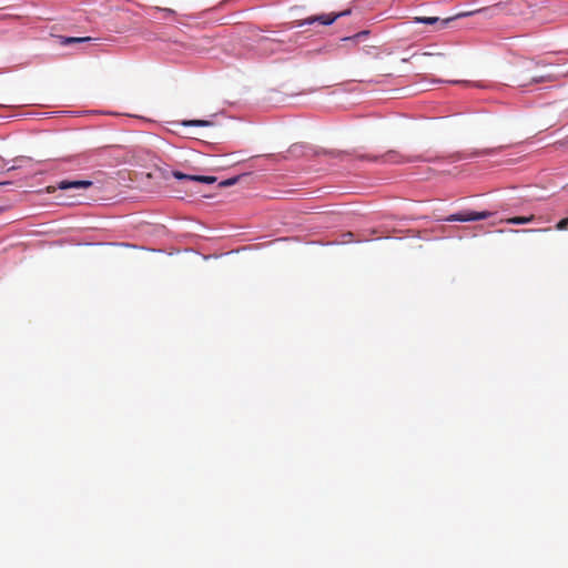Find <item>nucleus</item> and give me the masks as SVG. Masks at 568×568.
Segmentation results:
<instances>
[{"mask_svg":"<svg viewBox=\"0 0 568 568\" xmlns=\"http://www.w3.org/2000/svg\"><path fill=\"white\" fill-rule=\"evenodd\" d=\"M172 175L178 180H186V181H195L206 184H212L216 181L215 176H206V175H192V174H185L180 171H173Z\"/></svg>","mask_w":568,"mask_h":568,"instance_id":"20e7f679","label":"nucleus"},{"mask_svg":"<svg viewBox=\"0 0 568 568\" xmlns=\"http://www.w3.org/2000/svg\"><path fill=\"white\" fill-rule=\"evenodd\" d=\"M549 81H552V77L550 74L532 75L530 78L529 82L518 80L519 85H521V87H525V85L531 84V83H541V82H549Z\"/></svg>","mask_w":568,"mask_h":568,"instance_id":"0eeeda50","label":"nucleus"},{"mask_svg":"<svg viewBox=\"0 0 568 568\" xmlns=\"http://www.w3.org/2000/svg\"><path fill=\"white\" fill-rule=\"evenodd\" d=\"M61 44L63 45H67V44H71V43H80V42H85V41H90L91 38L90 37H84V38H74V37H70V38H67V37H61Z\"/></svg>","mask_w":568,"mask_h":568,"instance_id":"1a4fd4ad","label":"nucleus"},{"mask_svg":"<svg viewBox=\"0 0 568 568\" xmlns=\"http://www.w3.org/2000/svg\"><path fill=\"white\" fill-rule=\"evenodd\" d=\"M240 176H235V178H231V179H227L225 181H222L220 183V186H230V185H234L237 181H239Z\"/></svg>","mask_w":568,"mask_h":568,"instance_id":"4468645a","label":"nucleus"},{"mask_svg":"<svg viewBox=\"0 0 568 568\" xmlns=\"http://www.w3.org/2000/svg\"><path fill=\"white\" fill-rule=\"evenodd\" d=\"M337 20V16H333V13H322L316 16H311L306 19L296 21L297 27H304L306 24H314L318 22L322 26H331Z\"/></svg>","mask_w":568,"mask_h":568,"instance_id":"7ed1b4c3","label":"nucleus"},{"mask_svg":"<svg viewBox=\"0 0 568 568\" xmlns=\"http://www.w3.org/2000/svg\"><path fill=\"white\" fill-rule=\"evenodd\" d=\"M332 13H333V16H337V19H338V18H341V17H345V16L351 14V10H349V9H347V10H344V11H341V12H336V13H335V12H332Z\"/></svg>","mask_w":568,"mask_h":568,"instance_id":"2eb2a0df","label":"nucleus"},{"mask_svg":"<svg viewBox=\"0 0 568 568\" xmlns=\"http://www.w3.org/2000/svg\"><path fill=\"white\" fill-rule=\"evenodd\" d=\"M454 18L439 19L437 17H415L414 22L416 23H425V24H436L439 23V28H446Z\"/></svg>","mask_w":568,"mask_h":568,"instance_id":"39448f33","label":"nucleus"},{"mask_svg":"<svg viewBox=\"0 0 568 568\" xmlns=\"http://www.w3.org/2000/svg\"><path fill=\"white\" fill-rule=\"evenodd\" d=\"M2 211V209H0V212Z\"/></svg>","mask_w":568,"mask_h":568,"instance_id":"f3484780","label":"nucleus"},{"mask_svg":"<svg viewBox=\"0 0 568 568\" xmlns=\"http://www.w3.org/2000/svg\"><path fill=\"white\" fill-rule=\"evenodd\" d=\"M212 123L206 120H190V121L183 122V125H185V126H209Z\"/></svg>","mask_w":568,"mask_h":568,"instance_id":"9d476101","label":"nucleus"},{"mask_svg":"<svg viewBox=\"0 0 568 568\" xmlns=\"http://www.w3.org/2000/svg\"><path fill=\"white\" fill-rule=\"evenodd\" d=\"M535 215H528V216H514V217H509V219H506L505 222L507 224H515V225H520V224H527V223H530L532 221H535Z\"/></svg>","mask_w":568,"mask_h":568,"instance_id":"6e6552de","label":"nucleus"},{"mask_svg":"<svg viewBox=\"0 0 568 568\" xmlns=\"http://www.w3.org/2000/svg\"><path fill=\"white\" fill-rule=\"evenodd\" d=\"M383 158L386 162L393 163H403L410 161L409 158L399 154L397 151H388L386 154L383 155Z\"/></svg>","mask_w":568,"mask_h":568,"instance_id":"423d86ee","label":"nucleus"},{"mask_svg":"<svg viewBox=\"0 0 568 568\" xmlns=\"http://www.w3.org/2000/svg\"><path fill=\"white\" fill-rule=\"evenodd\" d=\"M493 215L491 212L483 211V212H475V211H462L455 214L449 215L446 221L448 222H471V221H480L486 220Z\"/></svg>","mask_w":568,"mask_h":568,"instance_id":"f257e3e1","label":"nucleus"},{"mask_svg":"<svg viewBox=\"0 0 568 568\" xmlns=\"http://www.w3.org/2000/svg\"><path fill=\"white\" fill-rule=\"evenodd\" d=\"M556 229L558 231H565L568 229V217H565V219H561L557 225H556Z\"/></svg>","mask_w":568,"mask_h":568,"instance_id":"ddd939ff","label":"nucleus"},{"mask_svg":"<svg viewBox=\"0 0 568 568\" xmlns=\"http://www.w3.org/2000/svg\"><path fill=\"white\" fill-rule=\"evenodd\" d=\"M549 230H550V229H542L541 231L547 232V231H549Z\"/></svg>","mask_w":568,"mask_h":568,"instance_id":"dca6fc26","label":"nucleus"},{"mask_svg":"<svg viewBox=\"0 0 568 568\" xmlns=\"http://www.w3.org/2000/svg\"><path fill=\"white\" fill-rule=\"evenodd\" d=\"M423 57H438V58H445L446 54L444 52H436V51H424L420 53Z\"/></svg>","mask_w":568,"mask_h":568,"instance_id":"f8f14e48","label":"nucleus"},{"mask_svg":"<svg viewBox=\"0 0 568 568\" xmlns=\"http://www.w3.org/2000/svg\"><path fill=\"white\" fill-rule=\"evenodd\" d=\"M368 33H369L368 31H361V32H358V33H356V34H354V36H352V37H345V38H343V41H357V40H359V39H362V38L367 37V36H368Z\"/></svg>","mask_w":568,"mask_h":568,"instance_id":"9b49d317","label":"nucleus"},{"mask_svg":"<svg viewBox=\"0 0 568 568\" xmlns=\"http://www.w3.org/2000/svg\"><path fill=\"white\" fill-rule=\"evenodd\" d=\"M92 185L91 181H60L57 185L47 186V193H54L57 190H69V189H88Z\"/></svg>","mask_w":568,"mask_h":568,"instance_id":"f03ea898","label":"nucleus"}]
</instances>
